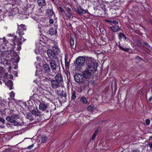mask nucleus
I'll list each match as a JSON object with an SVG mask.
<instances>
[{
	"mask_svg": "<svg viewBox=\"0 0 152 152\" xmlns=\"http://www.w3.org/2000/svg\"><path fill=\"white\" fill-rule=\"evenodd\" d=\"M148 146L150 148H152V143H149L148 144Z\"/></svg>",
	"mask_w": 152,
	"mask_h": 152,
	"instance_id": "a18cd8bd",
	"label": "nucleus"
},
{
	"mask_svg": "<svg viewBox=\"0 0 152 152\" xmlns=\"http://www.w3.org/2000/svg\"><path fill=\"white\" fill-rule=\"evenodd\" d=\"M75 81L79 84H82L84 82V77L83 75L80 74H77L74 76Z\"/></svg>",
	"mask_w": 152,
	"mask_h": 152,
	"instance_id": "39448f33",
	"label": "nucleus"
},
{
	"mask_svg": "<svg viewBox=\"0 0 152 152\" xmlns=\"http://www.w3.org/2000/svg\"><path fill=\"white\" fill-rule=\"evenodd\" d=\"M51 86L53 88L56 89L60 86V83L56 80H53L51 81Z\"/></svg>",
	"mask_w": 152,
	"mask_h": 152,
	"instance_id": "ddd939ff",
	"label": "nucleus"
},
{
	"mask_svg": "<svg viewBox=\"0 0 152 152\" xmlns=\"http://www.w3.org/2000/svg\"><path fill=\"white\" fill-rule=\"evenodd\" d=\"M149 139L150 140H152V136L149 137Z\"/></svg>",
	"mask_w": 152,
	"mask_h": 152,
	"instance_id": "864d4df0",
	"label": "nucleus"
},
{
	"mask_svg": "<svg viewBox=\"0 0 152 152\" xmlns=\"http://www.w3.org/2000/svg\"><path fill=\"white\" fill-rule=\"evenodd\" d=\"M19 45L18 46V47H17V49L18 50H20L21 49V47L20 46H19V45Z\"/></svg>",
	"mask_w": 152,
	"mask_h": 152,
	"instance_id": "de8ad7c7",
	"label": "nucleus"
},
{
	"mask_svg": "<svg viewBox=\"0 0 152 152\" xmlns=\"http://www.w3.org/2000/svg\"><path fill=\"white\" fill-rule=\"evenodd\" d=\"M11 53V50H10L9 51L7 50L2 52L0 55L1 58H2L3 59H6L7 56V54H9Z\"/></svg>",
	"mask_w": 152,
	"mask_h": 152,
	"instance_id": "dca6fc26",
	"label": "nucleus"
},
{
	"mask_svg": "<svg viewBox=\"0 0 152 152\" xmlns=\"http://www.w3.org/2000/svg\"><path fill=\"white\" fill-rule=\"evenodd\" d=\"M53 51L55 53L56 55H58L60 52V50L58 48V45L57 42L55 43L53 48Z\"/></svg>",
	"mask_w": 152,
	"mask_h": 152,
	"instance_id": "4468645a",
	"label": "nucleus"
},
{
	"mask_svg": "<svg viewBox=\"0 0 152 152\" xmlns=\"http://www.w3.org/2000/svg\"><path fill=\"white\" fill-rule=\"evenodd\" d=\"M109 28L113 32H116L120 30V28L118 26H116L113 27H110Z\"/></svg>",
	"mask_w": 152,
	"mask_h": 152,
	"instance_id": "4be33fe9",
	"label": "nucleus"
},
{
	"mask_svg": "<svg viewBox=\"0 0 152 152\" xmlns=\"http://www.w3.org/2000/svg\"><path fill=\"white\" fill-rule=\"evenodd\" d=\"M145 122L147 125H148L150 124V121L149 119H146L145 120Z\"/></svg>",
	"mask_w": 152,
	"mask_h": 152,
	"instance_id": "e433bc0d",
	"label": "nucleus"
},
{
	"mask_svg": "<svg viewBox=\"0 0 152 152\" xmlns=\"http://www.w3.org/2000/svg\"><path fill=\"white\" fill-rule=\"evenodd\" d=\"M26 27L23 24H21L18 25V30L17 33L20 36H22L24 34V31L26 30Z\"/></svg>",
	"mask_w": 152,
	"mask_h": 152,
	"instance_id": "423d86ee",
	"label": "nucleus"
},
{
	"mask_svg": "<svg viewBox=\"0 0 152 152\" xmlns=\"http://www.w3.org/2000/svg\"><path fill=\"white\" fill-rule=\"evenodd\" d=\"M94 107L93 106H89L87 107V110L88 111H92L94 110Z\"/></svg>",
	"mask_w": 152,
	"mask_h": 152,
	"instance_id": "473e14b6",
	"label": "nucleus"
},
{
	"mask_svg": "<svg viewBox=\"0 0 152 152\" xmlns=\"http://www.w3.org/2000/svg\"><path fill=\"white\" fill-rule=\"evenodd\" d=\"M135 58L136 59H141V58H140V57L138 56H135Z\"/></svg>",
	"mask_w": 152,
	"mask_h": 152,
	"instance_id": "8fccbe9b",
	"label": "nucleus"
},
{
	"mask_svg": "<svg viewBox=\"0 0 152 152\" xmlns=\"http://www.w3.org/2000/svg\"><path fill=\"white\" fill-rule=\"evenodd\" d=\"M4 123H0V127L1 128H4Z\"/></svg>",
	"mask_w": 152,
	"mask_h": 152,
	"instance_id": "ea45409f",
	"label": "nucleus"
},
{
	"mask_svg": "<svg viewBox=\"0 0 152 152\" xmlns=\"http://www.w3.org/2000/svg\"><path fill=\"white\" fill-rule=\"evenodd\" d=\"M152 99V96H151V97L148 99V101L149 102H151Z\"/></svg>",
	"mask_w": 152,
	"mask_h": 152,
	"instance_id": "3c124183",
	"label": "nucleus"
},
{
	"mask_svg": "<svg viewBox=\"0 0 152 152\" xmlns=\"http://www.w3.org/2000/svg\"><path fill=\"white\" fill-rule=\"evenodd\" d=\"M48 12H50L51 15H52L54 14V13L52 10L49 9L48 10Z\"/></svg>",
	"mask_w": 152,
	"mask_h": 152,
	"instance_id": "c9c22d12",
	"label": "nucleus"
},
{
	"mask_svg": "<svg viewBox=\"0 0 152 152\" xmlns=\"http://www.w3.org/2000/svg\"><path fill=\"white\" fill-rule=\"evenodd\" d=\"M43 68L45 73H48L50 72V69L48 64H44L43 66Z\"/></svg>",
	"mask_w": 152,
	"mask_h": 152,
	"instance_id": "412c9836",
	"label": "nucleus"
},
{
	"mask_svg": "<svg viewBox=\"0 0 152 152\" xmlns=\"http://www.w3.org/2000/svg\"><path fill=\"white\" fill-rule=\"evenodd\" d=\"M87 68L83 72V75L85 79L89 78L91 76V73L95 71L97 69V65L94 60L90 59L87 62Z\"/></svg>",
	"mask_w": 152,
	"mask_h": 152,
	"instance_id": "f257e3e1",
	"label": "nucleus"
},
{
	"mask_svg": "<svg viewBox=\"0 0 152 152\" xmlns=\"http://www.w3.org/2000/svg\"><path fill=\"white\" fill-rule=\"evenodd\" d=\"M130 152H139V151L137 150H132Z\"/></svg>",
	"mask_w": 152,
	"mask_h": 152,
	"instance_id": "09e8293b",
	"label": "nucleus"
},
{
	"mask_svg": "<svg viewBox=\"0 0 152 152\" xmlns=\"http://www.w3.org/2000/svg\"><path fill=\"white\" fill-rule=\"evenodd\" d=\"M116 45L118 47L120 50L126 52H128L130 50L129 48L121 46L119 42L118 44H116Z\"/></svg>",
	"mask_w": 152,
	"mask_h": 152,
	"instance_id": "a211bd4d",
	"label": "nucleus"
},
{
	"mask_svg": "<svg viewBox=\"0 0 152 152\" xmlns=\"http://www.w3.org/2000/svg\"><path fill=\"white\" fill-rule=\"evenodd\" d=\"M33 146H34V144H32L31 145H30V146H28L27 147V148L28 149H30L32 148H33Z\"/></svg>",
	"mask_w": 152,
	"mask_h": 152,
	"instance_id": "79ce46f5",
	"label": "nucleus"
},
{
	"mask_svg": "<svg viewBox=\"0 0 152 152\" xmlns=\"http://www.w3.org/2000/svg\"><path fill=\"white\" fill-rule=\"evenodd\" d=\"M49 22L50 24H53L54 22L53 20V19H50L49 20Z\"/></svg>",
	"mask_w": 152,
	"mask_h": 152,
	"instance_id": "37998d69",
	"label": "nucleus"
},
{
	"mask_svg": "<svg viewBox=\"0 0 152 152\" xmlns=\"http://www.w3.org/2000/svg\"><path fill=\"white\" fill-rule=\"evenodd\" d=\"M39 60H40L39 59H39H38V58H37V61H39Z\"/></svg>",
	"mask_w": 152,
	"mask_h": 152,
	"instance_id": "052dcab7",
	"label": "nucleus"
},
{
	"mask_svg": "<svg viewBox=\"0 0 152 152\" xmlns=\"http://www.w3.org/2000/svg\"><path fill=\"white\" fill-rule=\"evenodd\" d=\"M50 64L53 71L58 69L60 67V62L58 60H51L50 61Z\"/></svg>",
	"mask_w": 152,
	"mask_h": 152,
	"instance_id": "20e7f679",
	"label": "nucleus"
},
{
	"mask_svg": "<svg viewBox=\"0 0 152 152\" xmlns=\"http://www.w3.org/2000/svg\"><path fill=\"white\" fill-rule=\"evenodd\" d=\"M10 95L11 98H13L15 97V93H14L13 91H12L11 93H10Z\"/></svg>",
	"mask_w": 152,
	"mask_h": 152,
	"instance_id": "f704fd0d",
	"label": "nucleus"
},
{
	"mask_svg": "<svg viewBox=\"0 0 152 152\" xmlns=\"http://www.w3.org/2000/svg\"><path fill=\"white\" fill-rule=\"evenodd\" d=\"M66 10L68 12H70L71 11V9L69 7H67Z\"/></svg>",
	"mask_w": 152,
	"mask_h": 152,
	"instance_id": "49530a36",
	"label": "nucleus"
},
{
	"mask_svg": "<svg viewBox=\"0 0 152 152\" xmlns=\"http://www.w3.org/2000/svg\"><path fill=\"white\" fill-rule=\"evenodd\" d=\"M48 106V103L42 102H40L39 105V108L40 110L44 111L47 110Z\"/></svg>",
	"mask_w": 152,
	"mask_h": 152,
	"instance_id": "1a4fd4ad",
	"label": "nucleus"
},
{
	"mask_svg": "<svg viewBox=\"0 0 152 152\" xmlns=\"http://www.w3.org/2000/svg\"><path fill=\"white\" fill-rule=\"evenodd\" d=\"M4 123L5 120L2 118L0 117V123Z\"/></svg>",
	"mask_w": 152,
	"mask_h": 152,
	"instance_id": "a19ab883",
	"label": "nucleus"
},
{
	"mask_svg": "<svg viewBox=\"0 0 152 152\" xmlns=\"http://www.w3.org/2000/svg\"><path fill=\"white\" fill-rule=\"evenodd\" d=\"M11 75H8L7 72H3L1 75L0 77V80H2L4 82H7L9 78H11Z\"/></svg>",
	"mask_w": 152,
	"mask_h": 152,
	"instance_id": "6e6552de",
	"label": "nucleus"
},
{
	"mask_svg": "<svg viewBox=\"0 0 152 152\" xmlns=\"http://www.w3.org/2000/svg\"><path fill=\"white\" fill-rule=\"evenodd\" d=\"M120 152H126V150H124Z\"/></svg>",
	"mask_w": 152,
	"mask_h": 152,
	"instance_id": "5fc2aeb1",
	"label": "nucleus"
},
{
	"mask_svg": "<svg viewBox=\"0 0 152 152\" xmlns=\"http://www.w3.org/2000/svg\"><path fill=\"white\" fill-rule=\"evenodd\" d=\"M98 131L97 130H96L95 131V132H94L91 138L90 139V141H92L95 139L96 136L98 133Z\"/></svg>",
	"mask_w": 152,
	"mask_h": 152,
	"instance_id": "bb28decb",
	"label": "nucleus"
},
{
	"mask_svg": "<svg viewBox=\"0 0 152 152\" xmlns=\"http://www.w3.org/2000/svg\"><path fill=\"white\" fill-rule=\"evenodd\" d=\"M56 31L54 30L53 28H50L49 30V33L51 34H54L56 33Z\"/></svg>",
	"mask_w": 152,
	"mask_h": 152,
	"instance_id": "cd10ccee",
	"label": "nucleus"
},
{
	"mask_svg": "<svg viewBox=\"0 0 152 152\" xmlns=\"http://www.w3.org/2000/svg\"><path fill=\"white\" fill-rule=\"evenodd\" d=\"M76 96L75 91H73L72 93L71 99L73 100L76 99Z\"/></svg>",
	"mask_w": 152,
	"mask_h": 152,
	"instance_id": "c756f323",
	"label": "nucleus"
},
{
	"mask_svg": "<svg viewBox=\"0 0 152 152\" xmlns=\"http://www.w3.org/2000/svg\"><path fill=\"white\" fill-rule=\"evenodd\" d=\"M56 0H52V1H53L54 2H56Z\"/></svg>",
	"mask_w": 152,
	"mask_h": 152,
	"instance_id": "6e6d98bb",
	"label": "nucleus"
},
{
	"mask_svg": "<svg viewBox=\"0 0 152 152\" xmlns=\"http://www.w3.org/2000/svg\"><path fill=\"white\" fill-rule=\"evenodd\" d=\"M57 94L59 96L61 97H64V101H65L66 99V93L65 89L62 90H57L56 92Z\"/></svg>",
	"mask_w": 152,
	"mask_h": 152,
	"instance_id": "0eeeda50",
	"label": "nucleus"
},
{
	"mask_svg": "<svg viewBox=\"0 0 152 152\" xmlns=\"http://www.w3.org/2000/svg\"><path fill=\"white\" fill-rule=\"evenodd\" d=\"M2 82H1L0 80V84L1 85Z\"/></svg>",
	"mask_w": 152,
	"mask_h": 152,
	"instance_id": "13d9d810",
	"label": "nucleus"
},
{
	"mask_svg": "<svg viewBox=\"0 0 152 152\" xmlns=\"http://www.w3.org/2000/svg\"><path fill=\"white\" fill-rule=\"evenodd\" d=\"M38 4L39 6L43 7L46 6L45 0H37Z\"/></svg>",
	"mask_w": 152,
	"mask_h": 152,
	"instance_id": "aec40b11",
	"label": "nucleus"
},
{
	"mask_svg": "<svg viewBox=\"0 0 152 152\" xmlns=\"http://www.w3.org/2000/svg\"><path fill=\"white\" fill-rule=\"evenodd\" d=\"M58 9L61 12L62 14H65V12L64 9L61 7H58Z\"/></svg>",
	"mask_w": 152,
	"mask_h": 152,
	"instance_id": "72a5a7b5",
	"label": "nucleus"
},
{
	"mask_svg": "<svg viewBox=\"0 0 152 152\" xmlns=\"http://www.w3.org/2000/svg\"><path fill=\"white\" fill-rule=\"evenodd\" d=\"M106 11V9H104V12Z\"/></svg>",
	"mask_w": 152,
	"mask_h": 152,
	"instance_id": "bf43d9fd",
	"label": "nucleus"
},
{
	"mask_svg": "<svg viewBox=\"0 0 152 152\" xmlns=\"http://www.w3.org/2000/svg\"><path fill=\"white\" fill-rule=\"evenodd\" d=\"M150 23H151V24H152V20H151L150 21Z\"/></svg>",
	"mask_w": 152,
	"mask_h": 152,
	"instance_id": "4d7b16f0",
	"label": "nucleus"
},
{
	"mask_svg": "<svg viewBox=\"0 0 152 152\" xmlns=\"http://www.w3.org/2000/svg\"><path fill=\"white\" fill-rule=\"evenodd\" d=\"M47 139V137L46 136L43 135L41 138V142L42 143H44L45 142Z\"/></svg>",
	"mask_w": 152,
	"mask_h": 152,
	"instance_id": "7c9ffc66",
	"label": "nucleus"
},
{
	"mask_svg": "<svg viewBox=\"0 0 152 152\" xmlns=\"http://www.w3.org/2000/svg\"><path fill=\"white\" fill-rule=\"evenodd\" d=\"M69 64V62H67V63H66V62L65 61V66H68V64Z\"/></svg>",
	"mask_w": 152,
	"mask_h": 152,
	"instance_id": "603ef678",
	"label": "nucleus"
},
{
	"mask_svg": "<svg viewBox=\"0 0 152 152\" xmlns=\"http://www.w3.org/2000/svg\"><path fill=\"white\" fill-rule=\"evenodd\" d=\"M32 114L34 115L38 116L40 115V112L37 108H34L32 111Z\"/></svg>",
	"mask_w": 152,
	"mask_h": 152,
	"instance_id": "6ab92c4d",
	"label": "nucleus"
},
{
	"mask_svg": "<svg viewBox=\"0 0 152 152\" xmlns=\"http://www.w3.org/2000/svg\"><path fill=\"white\" fill-rule=\"evenodd\" d=\"M6 85L9 88V89L11 90L12 89V87L13 86L12 82L10 80H8L6 82H5Z\"/></svg>",
	"mask_w": 152,
	"mask_h": 152,
	"instance_id": "5701e85b",
	"label": "nucleus"
},
{
	"mask_svg": "<svg viewBox=\"0 0 152 152\" xmlns=\"http://www.w3.org/2000/svg\"><path fill=\"white\" fill-rule=\"evenodd\" d=\"M14 53L13 55L12 56V61L16 63H18L19 60V58L17 53L14 51H13Z\"/></svg>",
	"mask_w": 152,
	"mask_h": 152,
	"instance_id": "f8f14e48",
	"label": "nucleus"
},
{
	"mask_svg": "<svg viewBox=\"0 0 152 152\" xmlns=\"http://www.w3.org/2000/svg\"><path fill=\"white\" fill-rule=\"evenodd\" d=\"M18 116L15 115H13L10 116H8L6 118V120L9 122L14 124L15 126H19L20 124L16 120L19 119Z\"/></svg>",
	"mask_w": 152,
	"mask_h": 152,
	"instance_id": "7ed1b4c3",
	"label": "nucleus"
},
{
	"mask_svg": "<svg viewBox=\"0 0 152 152\" xmlns=\"http://www.w3.org/2000/svg\"><path fill=\"white\" fill-rule=\"evenodd\" d=\"M70 44L71 46L72 47L74 45V39L70 37Z\"/></svg>",
	"mask_w": 152,
	"mask_h": 152,
	"instance_id": "2f4dec72",
	"label": "nucleus"
},
{
	"mask_svg": "<svg viewBox=\"0 0 152 152\" xmlns=\"http://www.w3.org/2000/svg\"><path fill=\"white\" fill-rule=\"evenodd\" d=\"M85 61V59L83 57L80 56L76 59V62L77 65H82L84 63Z\"/></svg>",
	"mask_w": 152,
	"mask_h": 152,
	"instance_id": "9d476101",
	"label": "nucleus"
},
{
	"mask_svg": "<svg viewBox=\"0 0 152 152\" xmlns=\"http://www.w3.org/2000/svg\"><path fill=\"white\" fill-rule=\"evenodd\" d=\"M26 117L29 120L31 121L33 120V118L31 113L27 114L26 115Z\"/></svg>",
	"mask_w": 152,
	"mask_h": 152,
	"instance_id": "c85d7f7f",
	"label": "nucleus"
},
{
	"mask_svg": "<svg viewBox=\"0 0 152 152\" xmlns=\"http://www.w3.org/2000/svg\"><path fill=\"white\" fill-rule=\"evenodd\" d=\"M105 21L107 22H108L110 24H111L112 21H110L108 20H105Z\"/></svg>",
	"mask_w": 152,
	"mask_h": 152,
	"instance_id": "c03bdc74",
	"label": "nucleus"
},
{
	"mask_svg": "<svg viewBox=\"0 0 152 152\" xmlns=\"http://www.w3.org/2000/svg\"><path fill=\"white\" fill-rule=\"evenodd\" d=\"M12 37V38H11L10 39H9L8 41L9 42L10 45L12 46V48H15L16 44H17V45H21L22 42H24L26 40V39L23 38L22 36H20L19 39L21 41H20L19 42H17V43H16L15 42H16V40L17 38V37L16 36H14Z\"/></svg>",
	"mask_w": 152,
	"mask_h": 152,
	"instance_id": "f03ea898",
	"label": "nucleus"
},
{
	"mask_svg": "<svg viewBox=\"0 0 152 152\" xmlns=\"http://www.w3.org/2000/svg\"><path fill=\"white\" fill-rule=\"evenodd\" d=\"M144 45H145V47L148 50H152V47L147 42H143Z\"/></svg>",
	"mask_w": 152,
	"mask_h": 152,
	"instance_id": "393cba45",
	"label": "nucleus"
},
{
	"mask_svg": "<svg viewBox=\"0 0 152 152\" xmlns=\"http://www.w3.org/2000/svg\"><path fill=\"white\" fill-rule=\"evenodd\" d=\"M118 39L120 40L123 39L124 41L127 42L129 40V39L126 37L125 35L123 33L120 32L118 35Z\"/></svg>",
	"mask_w": 152,
	"mask_h": 152,
	"instance_id": "9b49d317",
	"label": "nucleus"
},
{
	"mask_svg": "<svg viewBox=\"0 0 152 152\" xmlns=\"http://www.w3.org/2000/svg\"><path fill=\"white\" fill-rule=\"evenodd\" d=\"M55 80L60 83L63 82V77L60 73H59L57 74L55 76Z\"/></svg>",
	"mask_w": 152,
	"mask_h": 152,
	"instance_id": "2eb2a0df",
	"label": "nucleus"
},
{
	"mask_svg": "<svg viewBox=\"0 0 152 152\" xmlns=\"http://www.w3.org/2000/svg\"><path fill=\"white\" fill-rule=\"evenodd\" d=\"M47 54L48 57L51 58H53L56 56L53 50L49 49L47 51Z\"/></svg>",
	"mask_w": 152,
	"mask_h": 152,
	"instance_id": "f3484780",
	"label": "nucleus"
},
{
	"mask_svg": "<svg viewBox=\"0 0 152 152\" xmlns=\"http://www.w3.org/2000/svg\"><path fill=\"white\" fill-rule=\"evenodd\" d=\"M114 23L115 25H117L118 24V22L117 20H114L113 21H112V23Z\"/></svg>",
	"mask_w": 152,
	"mask_h": 152,
	"instance_id": "4c0bfd02",
	"label": "nucleus"
},
{
	"mask_svg": "<svg viewBox=\"0 0 152 152\" xmlns=\"http://www.w3.org/2000/svg\"><path fill=\"white\" fill-rule=\"evenodd\" d=\"M80 100L83 103L86 104L88 102L86 98L84 96L81 97Z\"/></svg>",
	"mask_w": 152,
	"mask_h": 152,
	"instance_id": "a878e982",
	"label": "nucleus"
},
{
	"mask_svg": "<svg viewBox=\"0 0 152 152\" xmlns=\"http://www.w3.org/2000/svg\"><path fill=\"white\" fill-rule=\"evenodd\" d=\"M66 15V16L67 17H68L69 18H70L71 17V14L70 13V12H68L67 14L66 13H65V14Z\"/></svg>",
	"mask_w": 152,
	"mask_h": 152,
	"instance_id": "58836bf2",
	"label": "nucleus"
},
{
	"mask_svg": "<svg viewBox=\"0 0 152 152\" xmlns=\"http://www.w3.org/2000/svg\"><path fill=\"white\" fill-rule=\"evenodd\" d=\"M37 71H36V73H37ZM36 75H37V74H36Z\"/></svg>",
	"mask_w": 152,
	"mask_h": 152,
	"instance_id": "680f3d73",
	"label": "nucleus"
},
{
	"mask_svg": "<svg viewBox=\"0 0 152 152\" xmlns=\"http://www.w3.org/2000/svg\"><path fill=\"white\" fill-rule=\"evenodd\" d=\"M86 12L87 10H83L81 7L79 8L77 10V12L80 15L86 13Z\"/></svg>",
	"mask_w": 152,
	"mask_h": 152,
	"instance_id": "b1692460",
	"label": "nucleus"
}]
</instances>
